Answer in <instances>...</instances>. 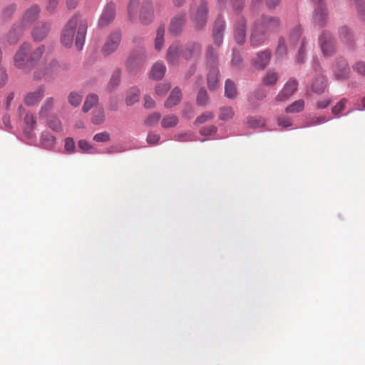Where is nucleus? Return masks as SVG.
Masks as SVG:
<instances>
[{"instance_id":"obj_1","label":"nucleus","mask_w":365,"mask_h":365,"mask_svg":"<svg viewBox=\"0 0 365 365\" xmlns=\"http://www.w3.org/2000/svg\"><path fill=\"white\" fill-rule=\"evenodd\" d=\"M76 28L77 34L75 44L76 48L81 50L84 44L88 24L86 20L80 19L78 15H75L70 19L63 27L61 41L63 46L71 47L73 45Z\"/></svg>"},{"instance_id":"obj_2","label":"nucleus","mask_w":365,"mask_h":365,"mask_svg":"<svg viewBox=\"0 0 365 365\" xmlns=\"http://www.w3.org/2000/svg\"><path fill=\"white\" fill-rule=\"evenodd\" d=\"M280 27V21L275 16H262L254 24L250 41L252 46L261 45L271 33L276 32Z\"/></svg>"},{"instance_id":"obj_3","label":"nucleus","mask_w":365,"mask_h":365,"mask_svg":"<svg viewBox=\"0 0 365 365\" xmlns=\"http://www.w3.org/2000/svg\"><path fill=\"white\" fill-rule=\"evenodd\" d=\"M216 59L213 48L209 46L206 53V61L210 67L207 77V86L210 90H215L219 85L220 75L219 70L215 66Z\"/></svg>"},{"instance_id":"obj_4","label":"nucleus","mask_w":365,"mask_h":365,"mask_svg":"<svg viewBox=\"0 0 365 365\" xmlns=\"http://www.w3.org/2000/svg\"><path fill=\"white\" fill-rule=\"evenodd\" d=\"M207 4L201 0L199 5L191 8L190 16L195 23V28L200 29L204 27L207 21Z\"/></svg>"},{"instance_id":"obj_5","label":"nucleus","mask_w":365,"mask_h":365,"mask_svg":"<svg viewBox=\"0 0 365 365\" xmlns=\"http://www.w3.org/2000/svg\"><path fill=\"white\" fill-rule=\"evenodd\" d=\"M321 50L325 56H330L335 52L334 40L330 33L323 31L319 38Z\"/></svg>"},{"instance_id":"obj_6","label":"nucleus","mask_w":365,"mask_h":365,"mask_svg":"<svg viewBox=\"0 0 365 365\" xmlns=\"http://www.w3.org/2000/svg\"><path fill=\"white\" fill-rule=\"evenodd\" d=\"M121 40V34L118 31L111 33L102 49L103 53L105 56H108L116 51Z\"/></svg>"},{"instance_id":"obj_7","label":"nucleus","mask_w":365,"mask_h":365,"mask_svg":"<svg viewBox=\"0 0 365 365\" xmlns=\"http://www.w3.org/2000/svg\"><path fill=\"white\" fill-rule=\"evenodd\" d=\"M298 83L295 79H289L284 86L283 88L275 97L277 102L287 101L297 89Z\"/></svg>"},{"instance_id":"obj_8","label":"nucleus","mask_w":365,"mask_h":365,"mask_svg":"<svg viewBox=\"0 0 365 365\" xmlns=\"http://www.w3.org/2000/svg\"><path fill=\"white\" fill-rule=\"evenodd\" d=\"M30 50V46L27 43H24L20 47L19 50L16 52L14 57V64L19 68H23L26 62L29 61L28 52Z\"/></svg>"},{"instance_id":"obj_9","label":"nucleus","mask_w":365,"mask_h":365,"mask_svg":"<svg viewBox=\"0 0 365 365\" xmlns=\"http://www.w3.org/2000/svg\"><path fill=\"white\" fill-rule=\"evenodd\" d=\"M115 7L114 4L109 3L105 7L102 15L99 19L98 25L101 27H105L108 26L115 18Z\"/></svg>"},{"instance_id":"obj_10","label":"nucleus","mask_w":365,"mask_h":365,"mask_svg":"<svg viewBox=\"0 0 365 365\" xmlns=\"http://www.w3.org/2000/svg\"><path fill=\"white\" fill-rule=\"evenodd\" d=\"M182 46L177 43L170 46L167 52V61L173 65L178 63L180 57H182Z\"/></svg>"},{"instance_id":"obj_11","label":"nucleus","mask_w":365,"mask_h":365,"mask_svg":"<svg viewBox=\"0 0 365 365\" xmlns=\"http://www.w3.org/2000/svg\"><path fill=\"white\" fill-rule=\"evenodd\" d=\"M225 29V22L221 16H218L215 21L213 27V37L215 43L220 46L223 38V31Z\"/></svg>"},{"instance_id":"obj_12","label":"nucleus","mask_w":365,"mask_h":365,"mask_svg":"<svg viewBox=\"0 0 365 365\" xmlns=\"http://www.w3.org/2000/svg\"><path fill=\"white\" fill-rule=\"evenodd\" d=\"M185 21V14H177L175 17L171 20L169 31L173 35L179 34L182 29V26L184 25Z\"/></svg>"},{"instance_id":"obj_13","label":"nucleus","mask_w":365,"mask_h":365,"mask_svg":"<svg viewBox=\"0 0 365 365\" xmlns=\"http://www.w3.org/2000/svg\"><path fill=\"white\" fill-rule=\"evenodd\" d=\"M314 23L319 26H324L327 19V11L324 4H319L315 8L314 14Z\"/></svg>"},{"instance_id":"obj_14","label":"nucleus","mask_w":365,"mask_h":365,"mask_svg":"<svg viewBox=\"0 0 365 365\" xmlns=\"http://www.w3.org/2000/svg\"><path fill=\"white\" fill-rule=\"evenodd\" d=\"M182 57L186 60L197 57L201 51L200 46L196 43H189L182 47Z\"/></svg>"},{"instance_id":"obj_15","label":"nucleus","mask_w":365,"mask_h":365,"mask_svg":"<svg viewBox=\"0 0 365 365\" xmlns=\"http://www.w3.org/2000/svg\"><path fill=\"white\" fill-rule=\"evenodd\" d=\"M40 9L37 6H32L27 9L23 16L24 25L34 24L39 16Z\"/></svg>"},{"instance_id":"obj_16","label":"nucleus","mask_w":365,"mask_h":365,"mask_svg":"<svg viewBox=\"0 0 365 365\" xmlns=\"http://www.w3.org/2000/svg\"><path fill=\"white\" fill-rule=\"evenodd\" d=\"M31 36L36 42H40L44 39L46 36V27L43 21L35 24L31 31Z\"/></svg>"},{"instance_id":"obj_17","label":"nucleus","mask_w":365,"mask_h":365,"mask_svg":"<svg viewBox=\"0 0 365 365\" xmlns=\"http://www.w3.org/2000/svg\"><path fill=\"white\" fill-rule=\"evenodd\" d=\"M44 96V88L40 87L37 91L28 93L24 98V103L28 106H33L38 103Z\"/></svg>"},{"instance_id":"obj_18","label":"nucleus","mask_w":365,"mask_h":365,"mask_svg":"<svg viewBox=\"0 0 365 365\" xmlns=\"http://www.w3.org/2000/svg\"><path fill=\"white\" fill-rule=\"evenodd\" d=\"M246 38L245 21L241 19L235 28V38L237 43L242 44Z\"/></svg>"},{"instance_id":"obj_19","label":"nucleus","mask_w":365,"mask_h":365,"mask_svg":"<svg viewBox=\"0 0 365 365\" xmlns=\"http://www.w3.org/2000/svg\"><path fill=\"white\" fill-rule=\"evenodd\" d=\"M181 98L180 89L178 87L174 88L164 103L165 107L170 108L176 106L180 101Z\"/></svg>"},{"instance_id":"obj_20","label":"nucleus","mask_w":365,"mask_h":365,"mask_svg":"<svg viewBox=\"0 0 365 365\" xmlns=\"http://www.w3.org/2000/svg\"><path fill=\"white\" fill-rule=\"evenodd\" d=\"M147 57L144 49L136 50L133 51L128 58V64L132 66L134 64L141 63Z\"/></svg>"},{"instance_id":"obj_21","label":"nucleus","mask_w":365,"mask_h":365,"mask_svg":"<svg viewBox=\"0 0 365 365\" xmlns=\"http://www.w3.org/2000/svg\"><path fill=\"white\" fill-rule=\"evenodd\" d=\"M271 51L265 50L257 55L255 66L259 69H264L269 63L271 58Z\"/></svg>"},{"instance_id":"obj_22","label":"nucleus","mask_w":365,"mask_h":365,"mask_svg":"<svg viewBox=\"0 0 365 365\" xmlns=\"http://www.w3.org/2000/svg\"><path fill=\"white\" fill-rule=\"evenodd\" d=\"M334 73L338 79H344L347 77L349 73V68L345 60L341 59L337 62Z\"/></svg>"},{"instance_id":"obj_23","label":"nucleus","mask_w":365,"mask_h":365,"mask_svg":"<svg viewBox=\"0 0 365 365\" xmlns=\"http://www.w3.org/2000/svg\"><path fill=\"white\" fill-rule=\"evenodd\" d=\"M166 66L163 62L155 63L151 69L150 76L155 80H160L165 75Z\"/></svg>"},{"instance_id":"obj_24","label":"nucleus","mask_w":365,"mask_h":365,"mask_svg":"<svg viewBox=\"0 0 365 365\" xmlns=\"http://www.w3.org/2000/svg\"><path fill=\"white\" fill-rule=\"evenodd\" d=\"M23 29L21 26L14 25L9 31L8 34V41L10 44L16 43L22 34Z\"/></svg>"},{"instance_id":"obj_25","label":"nucleus","mask_w":365,"mask_h":365,"mask_svg":"<svg viewBox=\"0 0 365 365\" xmlns=\"http://www.w3.org/2000/svg\"><path fill=\"white\" fill-rule=\"evenodd\" d=\"M153 18V9L150 3L143 6L140 13V19L144 24H149Z\"/></svg>"},{"instance_id":"obj_26","label":"nucleus","mask_w":365,"mask_h":365,"mask_svg":"<svg viewBox=\"0 0 365 365\" xmlns=\"http://www.w3.org/2000/svg\"><path fill=\"white\" fill-rule=\"evenodd\" d=\"M106 120L104 109L102 107H96L92 113L91 122L94 125H101Z\"/></svg>"},{"instance_id":"obj_27","label":"nucleus","mask_w":365,"mask_h":365,"mask_svg":"<svg viewBox=\"0 0 365 365\" xmlns=\"http://www.w3.org/2000/svg\"><path fill=\"white\" fill-rule=\"evenodd\" d=\"M179 119L174 114L165 115L161 120V126L165 129L171 128L177 125Z\"/></svg>"},{"instance_id":"obj_28","label":"nucleus","mask_w":365,"mask_h":365,"mask_svg":"<svg viewBox=\"0 0 365 365\" xmlns=\"http://www.w3.org/2000/svg\"><path fill=\"white\" fill-rule=\"evenodd\" d=\"M140 98V91L138 88H131L127 93L125 102L127 106H132L138 101Z\"/></svg>"},{"instance_id":"obj_29","label":"nucleus","mask_w":365,"mask_h":365,"mask_svg":"<svg viewBox=\"0 0 365 365\" xmlns=\"http://www.w3.org/2000/svg\"><path fill=\"white\" fill-rule=\"evenodd\" d=\"M237 91L234 82L228 79L225 85V95L227 98L233 99L237 96Z\"/></svg>"},{"instance_id":"obj_30","label":"nucleus","mask_w":365,"mask_h":365,"mask_svg":"<svg viewBox=\"0 0 365 365\" xmlns=\"http://www.w3.org/2000/svg\"><path fill=\"white\" fill-rule=\"evenodd\" d=\"M83 100V93L81 92L71 91L68 96V101L73 107L80 106Z\"/></svg>"},{"instance_id":"obj_31","label":"nucleus","mask_w":365,"mask_h":365,"mask_svg":"<svg viewBox=\"0 0 365 365\" xmlns=\"http://www.w3.org/2000/svg\"><path fill=\"white\" fill-rule=\"evenodd\" d=\"M98 101V98L96 94H89L86 98L84 104L82 107V110L84 113H87L89 110L95 106Z\"/></svg>"},{"instance_id":"obj_32","label":"nucleus","mask_w":365,"mask_h":365,"mask_svg":"<svg viewBox=\"0 0 365 365\" xmlns=\"http://www.w3.org/2000/svg\"><path fill=\"white\" fill-rule=\"evenodd\" d=\"M327 83L324 77L319 76L314 81L312 86V89L314 93L320 94L324 92Z\"/></svg>"},{"instance_id":"obj_33","label":"nucleus","mask_w":365,"mask_h":365,"mask_svg":"<svg viewBox=\"0 0 365 365\" xmlns=\"http://www.w3.org/2000/svg\"><path fill=\"white\" fill-rule=\"evenodd\" d=\"M278 78L277 72L274 70H269L263 78L262 82L266 86H273L277 82Z\"/></svg>"},{"instance_id":"obj_34","label":"nucleus","mask_w":365,"mask_h":365,"mask_svg":"<svg viewBox=\"0 0 365 365\" xmlns=\"http://www.w3.org/2000/svg\"><path fill=\"white\" fill-rule=\"evenodd\" d=\"M304 101L299 99L294 103H292L291 105L287 106L286 108L285 111L288 113H299L304 110Z\"/></svg>"},{"instance_id":"obj_35","label":"nucleus","mask_w":365,"mask_h":365,"mask_svg":"<svg viewBox=\"0 0 365 365\" xmlns=\"http://www.w3.org/2000/svg\"><path fill=\"white\" fill-rule=\"evenodd\" d=\"M24 122L26 124V127L24 128V133L28 137L31 138V131L34 128V125L36 123L34 115L31 113L26 114L24 118Z\"/></svg>"},{"instance_id":"obj_36","label":"nucleus","mask_w":365,"mask_h":365,"mask_svg":"<svg viewBox=\"0 0 365 365\" xmlns=\"http://www.w3.org/2000/svg\"><path fill=\"white\" fill-rule=\"evenodd\" d=\"M164 34H165V29L163 26H160L158 29L156 37L155 39V48L158 51H160L163 46L164 43Z\"/></svg>"},{"instance_id":"obj_37","label":"nucleus","mask_w":365,"mask_h":365,"mask_svg":"<svg viewBox=\"0 0 365 365\" xmlns=\"http://www.w3.org/2000/svg\"><path fill=\"white\" fill-rule=\"evenodd\" d=\"M302 36V29L300 26L294 27L289 34V41L293 45L297 44L299 41Z\"/></svg>"},{"instance_id":"obj_38","label":"nucleus","mask_w":365,"mask_h":365,"mask_svg":"<svg viewBox=\"0 0 365 365\" xmlns=\"http://www.w3.org/2000/svg\"><path fill=\"white\" fill-rule=\"evenodd\" d=\"M340 38L346 43H351L353 34L350 29L346 26H341L339 31Z\"/></svg>"},{"instance_id":"obj_39","label":"nucleus","mask_w":365,"mask_h":365,"mask_svg":"<svg viewBox=\"0 0 365 365\" xmlns=\"http://www.w3.org/2000/svg\"><path fill=\"white\" fill-rule=\"evenodd\" d=\"M160 114L159 113L155 112L150 114L147 117V118L145 120V125L147 127H152L155 125H156L159 120L160 119Z\"/></svg>"},{"instance_id":"obj_40","label":"nucleus","mask_w":365,"mask_h":365,"mask_svg":"<svg viewBox=\"0 0 365 365\" xmlns=\"http://www.w3.org/2000/svg\"><path fill=\"white\" fill-rule=\"evenodd\" d=\"M234 110L231 107H223L220 110L219 117L221 120H226L233 118Z\"/></svg>"},{"instance_id":"obj_41","label":"nucleus","mask_w":365,"mask_h":365,"mask_svg":"<svg viewBox=\"0 0 365 365\" xmlns=\"http://www.w3.org/2000/svg\"><path fill=\"white\" fill-rule=\"evenodd\" d=\"M60 71V66L56 61H51L47 66V77L53 78Z\"/></svg>"},{"instance_id":"obj_42","label":"nucleus","mask_w":365,"mask_h":365,"mask_svg":"<svg viewBox=\"0 0 365 365\" xmlns=\"http://www.w3.org/2000/svg\"><path fill=\"white\" fill-rule=\"evenodd\" d=\"M208 101V96L205 88H200L197 96V104L199 106H205Z\"/></svg>"},{"instance_id":"obj_43","label":"nucleus","mask_w":365,"mask_h":365,"mask_svg":"<svg viewBox=\"0 0 365 365\" xmlns=\"http://www.w3.org/2000/svg\"><path fill=\"white\" fill-rule=\"evenodd\" d=\"M346 103L347 100L346 98H342L331 108V113L334 115L339 116L340 113L345 108Z\"/></svg>"},{"instance_id":"obj_44","label":"nucleus","mask_w":365,"mask_h":365,"mask_svg":"<svg viewBox=\"0 0 365 365\" xmlns=\"http://www.w3.org/2000/svg\"><path fill=\"white\" fill-rule=\"evenodd\" d=\"M287 54V47L284 38H279L278 45L276 49V56L279 58H282Z\"/></svg>"},{"instance_id":"obj_45","label":"nucleus","mask_w":365,"mask_h":365,"mask_svg":"<svg viewBox=\"0 0 365 365\" xmlns=\"http://www.w3.org/2000/svg\"><path fill=\"white\" fill-rule=\"evenodd\" d=\"M355 4L361 20L365 21V3L362 0H355Z\"/></svg>"},{"instance_id":"obj_46","label":"nucleus","mask_w":365,"mask_h":365,"mask_svg":"<svg viewBox=\"0 0 365 365\" xmlns=\"http://www.w3.org/2000/svg\"><path fill=\"white\" fill-rule=\"evenodd\" d=\"M213 118L214 114L212 112L206 111L196 118L195 123L202 124L208 120H212Z\"/></svg>"},{"instance_id":"obj_47","label":"nucleus","mask_w":365,"mask_h":365,"mask_svg":"<svg viewBox=\"0 0 365 365\" xmlns=\"http://www.w3.org/2000/svg\"><path fill=\"white\" fill-rule=\"evenodd\" d=\"M138 6V1L137 0H130L128 7V17L130 20H133L135 17Z\"/></svg>"},{"instance_id":"obj_48","label":"nucleus","mask_w":365,"mask_h":365,"mask_svg":"<svg viewBox=\"0 0 365 365\" xmlns=\"http://www.w3.org/2000/svg\"><path fill=\"white\" fill-rule=\"evenodd\" d=\"M49 127L54 131L58 132L61 130V123L60 120L55 116L51 117L48 121Z\"/></svg>"},{"instance_id":"obj_49","label":"nucleus","mask_w":365,"mask_h":365,"mask_svg":"<svg viewBox=\"0 0 365 365\" xmlns=\"http://www.w3.org/2000/svg\"><path fill=\"white\" fill-rule=\"evenodd\" d=\"M171 86L170 83H160L155 88V93L158 96H164L170 90Z\"/></svg>"},{"instance_id":"obj_50","label":"nucleus","mask_w":365,"mask_h":365,"mask_svg":"<svg viewBox=\"0 0 365 365\" xmlns=\"http://www.w3.org/2000/svg\"><path fill=\"white\" fill-rule=\"evenodd\" d=\"M352 68L359 75L365 76V62L358 61L352 66Z\"/></svg>"},{"instance_id":"obj_51","label":"nucleus","mask_w":365,"mask_h":365,"mask_svg":"<svg viewBox=\"0 0 365 365\" xmlns=\"http://www.w3.org/2000/svg\"><path fill=\"white\" fill-rule=\"evenodd\" d=\"M247 124L250 128H259L261 126H263L264 123L260 118L250 117L247 119Z\"/></svg>"},{"instance_id":"obj_52","label":"nucleus","mask_w":365,"mask_h":365,"mask_svg":"<svg viewBox=\"0 0 365 365\" xmlns=\"http://www.w3.org/2000/svg\"><path fill=\"white\" fill-rule=\"evenodd\" d=\"M93 140L96 142H108L110 140V135L108 132L103 131L94 135Z\"/></svg>"},{"instance_id":"obj_53","label":"nucleus","mask_w":365,"mask_h":365,"mask_svg":"<svg viewBox=\"0 0 365 365\" xmlns=\"http://www.w3.org/2000/svg\"><path fill=\"white\" fill-rule=\"evenodd\" d=\"M45 51V46L44 45H41L39 47H38L31 54V60L36 61H38L42 54Z\"/></svg>"},{"instance_id":"obj_54","label":"nucleus","mask_w":365,"mask_h":365,"mask_svg":"<svg viewBox=\"0 0 365 365\" xmlns=\"http://www.w3.org/2000/svg\"><path fill=\"white\" fill-rule=\"evenodd\" d=\"M328 120L325 116L313 117L307 123L308 126L317 125L326 123Z\"/></svg>"},{"instance_id":"obj_55","label":"nucleus","mask_w":365,"mask_h":365,"mask_svg":"<svg viewBox=\"0 0 365 365\" xmlns=\"http://www.w3.org/2000/svg\"><path fill=\"white\" fill-rule=\"evenodd\" d=\"M79 149L87 153H92L93 147L85 140H81L78 143Z\"/></svg>"},{"instance_id":"obj_56","label":"nucleus","mask_w":365,"mask_h":365,"mask_svg":"<svg viewBox=\"0 0 365 365\" xmlns=\"http://www.w3.org/2000/svg\"><path fill=\"white\" fill-rule=\"evenodd\" d=\"M65 150L68 153H73L75 150V143L71 138H67L65 139Z\"/></svg>"},{"instance_id":"obj_57","label":"nucleus","mask_w":365,"mask_h":365,"mask_svg":"<svg viewBox=\"0 0 365 365\" xmlns=\"http://www.w3.org/2000/svg\"><path fill=\"white\" fill-rule=\"evenodd\" d=\"M217 131V128L215 125H210L208 127L202 128L200 133L202 135L208 136Z\"/></svg>"},{"instance_id":"obj_58","label":"nucleus","mask_w":365,"mask_h":365,"mask_svg":"<svg viewBox=\"0 0 365 365\" xmlns=\"http://www.w3.org/2000/svg\"><path fill=\"white\" fill-rule=\"evenodd\" d=\"M160 140V135L154 133H149L147 136V142L150 145H155L158 143Z\"/></svg>"},{"instance_id":"obj_59","label":"nucleus","mask_w":365,"mask_h":365,"mask_svg":"<svg viewBox=\"0 0 365 365\" xmlns=\"http://www.w3.org/2000/svg\"><path fill=\"white\" fill-rule=\"evenodd\" d=\"M305 56V51H304V41L302 40L301 42V47L298 51L297 56V61L298 63H301L304 62Z\"/></svg>"},{"instance_id":"obj_60","label":"nucleus","mask_w":365,"mask_h":365,"mask_svg":"<svg viewBox=\"0 0 365 365\" xmlns=\"http://www.w3.org/2000/svg\"><path fill=\"white\" fill-rule=\"evenodd\" d=\"M155 101L150 96H145L144 106L145 108H152L155 106Z\"/></svg>"},{"instance_id":"obj_61","label":"nucleus","mask_w":365,"mask_h":365,"mask_svg":"<svg viewBox=\"0 0 365 365\" xmlns=\"http://www.w3.org/2000/svg\"><path fill=\"white\" fill-rule=\"evenodd\" d=\"M278 123H279V125H281L284 128H287L292 125L291 120L289 118H285V117L279 118L278 119Z\"/></svg>"},{"instance_id":"obj_62","label":"nucleus","mask_w":365,"mask_h":365,"mask_svg":"<svg viewBox=\"0 0 365 365\" xmlns=\"http://www.w3.org/2000/svg\"><path fill=\"white\" fill-rule=\"evenodd\" d=\"M15 11V6L14 5H10L5 8L3 11V16L5 18L9 17Z\"/></svg>"},{"instance_id":"obj_63","label":"nucleus","mask_w":365,"mask_h":365,"mask_svg":"<svg viewBox=\"0 0 365 365\" xmlns=\"http://www.w3.org/2000/svg\"><path fill=\"white\" fill-rule=\"evenodd\" d=\"M331 101L330 99H324L321 101H319L317 103V109H324L326 108L330 103Z\"/></svg>"},{"instance_id":"obj_64","label":"nucleus","mask_w":365,"mask_h":365,"mask_svg":"<svg viewBox=\"0 0 365 365\" xmlns=\"http://www.w3.org/2000/svg\"><path fill=\"white\" fill-rule=\"evenodd\" d=\"M7 81V74L6 71L2 68H0V87L3 86Z\"/></svg>"}]
</instances>
